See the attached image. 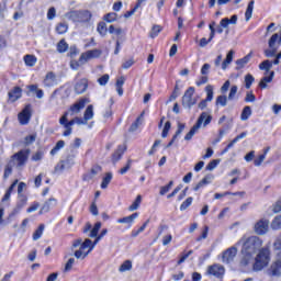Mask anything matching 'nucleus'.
<instances>
[{
    "label": "nucleus",
    "instance_id": "nucleus-64",
    "mask_svg": "<svg viewBox=\"0 0 281 281\" xmlns=\"http://www.w3.org/2000/svg\"><path fill=\"white\" fill-rule=\"evenodd\" d=\"M31 159L32 161H41L43 159V151H36Z\"/></svg>",
    "mask_w": 281,
    "mask_h": 281
},
{
    "label": "nucleus",
    "instance_id": "nucleus-53",
    "mask_svg": "<svg viewBox=\"0 0 281 281\" xmlns=\"http://www.w3.org/2000/svg\"><path fill=\"white\" fill-rule=\"evenodd\" d=\"M170 128H171L170 121H167L165 123V127L162 130L161 137H164V138L168 137V133H170Z\"/></svg>",
    "mask_w": 281,
    "mask_h": 281
},
{
    "label": "nucleus",
    "instance_id": "nucleus-39",
    "mask_svg": "<svg viewBox=\"0 0 281 281\" xmlns=\"http://www.w3.org/2000/svg\"><path fill=\"white\" fill-rule=\"evenodd\" d=\"M67 49H69V45L67 42H65V40H60L57 44V52H59V54H65Z\"/></svg>",
    "mask_w": 281,
    "mask_h": 281
},
{
    "label": "nucleus",
    "instance_id": "nucleus-59",
    "mask_svg": "<svg viewBox=\"0 0 281 281\" xmlns=\"http://www.w3.org/2000/svg\"><path fill=\"white\" fill-rule=\"evenodd\" d=\"M177 98H179V86L175 87L172 94L169 97V102H173Z\"/></svg>",
    "mask_w": 281,
    "mask_h": 281
},
{
    "label": "nucleus",
    "instance_id": "nucleus-19",
    "mask_svg": "<svg viewBox=\"0 0 281 281\" xmlns=\"http://www.w3.org/2000/svg\"><path fill=\"white\" fill-rule=\"evenodd\" d=\"M56 205H58V201L54 198H50L48 201H46L41 210H40V214H45L47 212H49V210H53V207H56Z\"/></svg>",
    "mask_w": 281,
    "mask_h": 281
},
{
    "label": "nucleus",
    "instance_id": "nucleus-33",
    "mask_svg": "<svg viewBox=\"0 0 281 281\" xmlns=\"http://www.w3.org/2000/svg\"><path fill=\"white\" fill-rule=\"evenodd\" d=\"M113 179V173L108 172L105 173V177L103 178L101 182L102 190H106L109 188V183H111V180Z\"/></svg>",
    "mask_w": 281,
    "mask_h": 281
},
{
    "label": "nucleus",
    "instance_id": "nucleus-30",
    "mask_svg": "<svg viewBox=\"0 0 281 281\" xmlns=\"http://www.w3.org/2000/svg\"><path fill=\"white\" fill-rule=\"evenodd\" d=\"M272 67H273V63H271L269 59L263 60L259 65V69L261 71H266V74H269V71H271Z\"/></svg>",
    "mask_w": 281,
    "mask_h": 281
},
{
    "label": "nucleus",
    "instance_id": "nucleus-46",
    "mask_svg": "<svg viewBox=\"0 0 281 281\" xmlns=\"http://www.w3.org/2000/svg\"><path fill=\"white\" fill-rule=\"evenodd\" d=\"M87 53L90 60H92V58H100V56H102V50L100 49H92V50H88Z\"/></svg>",
    "mask_w": 281,
    "mask_h": 281
},
{
    "label": "nucleus",
    "instance_id": "nucleus-52",
    "mask_svg": "<svg viewBox=\"0 0 281 281\" xmlns=\"http://www.w3.org/2000/svg\"><path fill=\"white\" fill-rule=\"evenodd\" d=\"M237 93H238V86H232L228 93V100H234Z\"/></svg>",
    "mask_w": 281,
    "mask_h": 281
},
{
    "label": "nucleus",
    "instance_id": "nucleus-51",
    "mask_svg": "<svg viewBox=\"0 0 281 281\" xmlns=\"http://www.w3.org/2000/svg\"><path fill=\"white\" fill-rule=\"evenodd\" d=\"M192 198H188L184 202H182V204L180 205V211L184 212V210L189 209L190 205H192Z\"/></svg>",
    "mask_w": 281,
    "mask_h": 281
},
{
    "label": "nucleus",
    "instance_id": "nucleus-31",
    "mask_svg": "<svg viewBox=\"0 0 281 281\" xmlns=\"http://www.w3.org/2000/svg\"><path fill=\"white\" fill-rule=\"evenodd\" d=\"M133 269V261L132 260H125L119 268V271L121 273H124L126 271H131Z\"/></svg>",
    "mask_w": 281,
    "mask_h": 281
},
{
    "label": "nucleus",
    "instance_id": "nucleus-63",
    "mask_svg": "<svg viewBox=\"0 0 281 281\" xmlns=\"http://www.w3.org/2000/svg\"><path fill=\"white\" fill-rule=\"evenodd\" d=\"M98 82L101 87H104L106 82H109V75H103L101 78L98 79Z\"/></svg>",
    "mask_w": 281,
    "mask_h": 281
},
{
    "label": "nucleus",
    "instance_id": "nucleus-9",
    "mask_svg": "<svg viewBox=\"0 0 281 281\" xmlns=\"http://www.w3.org/2000/svg\"><path fill=\"white\" fill-rule=\"evenodd\" d=\"M194 87H189L184 94L182 95V106L183 109H192L196 102H199V99L194 97Z\"/></svg>",
    "mask_w": 281,
    "mask_h": 281
},
{
    "label": "nucleus",
    "instance_id": "nucleus-24",
    "mask_svg": "<svg viewBox=\"0 0 281 281\" xmlns=\"http://www.w3.org/2000/svg\"><path fill=\"white\" fill-rule=\"evenodd\" d=\"M250 60H251V54H248L245 57L237 59L235 61L236 70L238 71V70L245 68V65H247Z\"/></svg>",
    "mask_w": 281,
    "mask_h": 281
},
{
    "label": "nucleus",
    "instance_id": "nucleus-34",
    "mask_svg": "<svg viewBox=\"0 0 281 281\" xmlns=\"http://www.w3.org/2000/svg\"><path fill=\"white\" fill-rule=\"evenodd\" d=\"M139 205H142V195H137L135 201L128 206L130 212H135V210H139Z\"/></svg>",
    "mask_w": 281,
    "mask_h": 281
},
{
    "label": "nucleus",
    "instance_id": "nucleus-47",
    "mask_svg": "<svg viewBox=\"0 0 281 281\" xmlns=\"http://www.w3.org/2000/svg\"><path fill=\"white\" fill-rule=\"evenodd\" d=\"M36 142V134H31L29 136H25L24 138V145L31 146V144H34Z\"/></svg>",
    "mask_w": 281,
    "mask_h": 281
},
{
    "label": "nucleus",
    "instance_id": "nucleus-26",
    "mask_svg": "<svg viewBox=\"0 0 281 281\" xmlns=\"http://www.w3.org/2000/svg\"><path fill=\"white\" fill-rule=\"evenodd\" d=\"M255 1L251 0L248 5H247V9H246V12H245V20L248 22V21H251V16H254V5H255Z\"/></svg>",
    "mask_w": 281,
    "mask_h": 281
},
{
    "label": "nucleus",
    "instance_id": "nucleus-13",
    "mask_svg": "<svg viewBox=\"0 0 281 281\" xmlns=\"http://www.w3.org/2000/svg\"><path fill=\"white\" fill-rule=\"evenodd\" d=\"M255 233L258 234V236H265V234H267V232H269V220H259L256 224H255Z\"/></svg>",
    "mask_w": 281,
    "mask_h": 281
},
{
    "label": "nucleus",
    "instance_id": "nucleus-27",
    "mask_svg": "<svg viewBox=\"0 0 281 281\" xmlns=\"http://www.w3.org/2000/svg\"><path fill=\"white\" fill-rule=\"evenodd\" d=\"M234 50H229L226 55V58L224 59V61L222 63V69L223 71H225V69H227L228 65H232V60H234Z\"/></svg>",
    "mask_w": 281,
    "mask_h": 281
},
{
    "label": "nucleus",
    "instance_id": "nucleus-25",
    "mask_svg": "<svg viewBox=\"0 0 281 281\" xmlns=\"http://www.w3.org/2000/svg\"><path fill=\"white\" fill-rule=\"evenodd\" d=\"M125 150H126V146H119L117 150L112 156V161H114V164H116V161H120Z\"/></svg>",
    "mask_w": 281,
    "mask_h": 281
},
{
    "label": "nucleus",
    "instance_id": "nucleus-61",
    "mask_svg": "<svg viewBox=\"0 0 281 281\" xmlns=\"http://www.w3.org/2000/svg\"><path fill=\"white\" fill-rule=\"evenodd\" d=\"M265 159H267L265 157V155H260L259 157H257L255 160H254V165L257 166V167H260L262 166V162L265 161Z\"/></svg>",
    "mask_w": 281,
    "mask_h": 281
},
{
    "label": "nucleus",
    "instance_id": "nucleus-2",
    "mask_svg": "<svg viewBox=\"0 0 281 281\" xmlns=\"http://www.w3.org/2000/svg\"><path fill=\"white\" fill-rule=\"evenodd\" d=\"M30 149H21L11 156L9 162L4 167V179H8L14 169L21 171L23 168H25L27 159H30Z\"/></svg>",
    "mask_w": 281,
    "mask_h": 281
},
{
    "label": "nucleus",
    "instance_id": "nucleus-62",
    "mask_svg": "<svg viewBox=\"0 0 281 281\" xmlns=\"http://www.w3.org/2000/svg\"><path fill=\"white\" fill-rule=\"evenodd\" d=\"M245 102H256V95L254 92L250 91L246 93Z\"/></svg>",
    "mask_w": 281,
    "mask_h": 281
},
{
    "label": "nucleus",
    "instance_id": "nucleus-7",
    "mask_svg": "<svg viewBox=\"0 0 281 281\" xmlns=\"http://www.w3.org/2000/svg\"><path fill=\"white\" fill-rule=\"evenodd\" d=\"M87 102H89V100L80 99L75 104H72L69 108V110L66 111L64 113V115L59 119V124H63V123L67 122L69 116L74 117V115H78V113H80V111H82V109H85V106H87Z\"/></svg>",
    "mask_w": 281,
    "mask_h": 281
},
{
    "label": "nucleus",
    "instance_id": "nucleus-50",
    "mask_svg": "<svg viewBox=\"0 0 281 281\" xmlns=\"http://www.w3.org/2000/svg\"><path fill=\"white\" fill-rule=\"evenodd\" d=\"M91 60V57H89V53H82L81 56L79 57V63L80 65H87Z\"/></svg>",
    "mask_w": 281,
    "mask_h": 281
},
{
    "label": "nucleus",
    "instance_id": "nucleus-23",
    "mask_svg": "<svg viewBox=\"0 0 281 281\" xmlns=\"http://www.w3.org/2000/svg\"><path fill=\"white\" fill-rule=\"evenodd\" d=\"M87 87H89V85L87 83V79H81L75 85V91L80 95L85 93V91H87Z\"/></svg>",
    "mask_w": 281,
    "mask_h": 281
},
{
    "label": "nucleus",
    "instance_id": "nucleus-1",
    "mask_svg": "<svg viewBox=\"0 0 281 281\" xmlns=\"http://www.w3.org/2000/svg\"><path fill=\"white\" fill-rule=\"evenodd\" d=\"M237 245H241L240 267L247 269L254 265V256L262 249V239L258 236H244Z\"/></svg>",
    "mask_w": 281,
    "mask_h": 281
},
{
    "label": "nucleus",
    "instance_id": "nucleus-20",
    "mask_svg": "<svg viewBox=\"0 0 281 281\" xmlns=\"http://www.w3.org/2000/svg\"><path fill=\"white\" fill-rule=\"evenodd\" d=\"M138 216H139V213H133L132 215L119 218L116 223L125 224V225H128V227H131V225L135 223V218H137Z\"/></svg>",
    "mask_w": 281,
    "mask_h": 281
},
{
    "label": "nucleus",
    "instance_id": "nucleus-32",
    "mask_svg": "<svg viewBox=\"0 0 281 281\" xmlns=\"http://www.w3.org/2000/svg\"><path fill=\"white\" fill-rule=\"evenodd\" d=\"M251 117V106L247 105L244 108L241 115H240V121L241 122H247Z\"/></svg>",
    "mask_w": 281,
    "mask_h": 281
},
{
    "label": "nucleus",
    "instance_id": "nucleus-14",
    "mask_svg": "<svg viewBox=\"0 0 281 281\" xmlns=\"http://www.w3.org/2000/svg\"><path fill=\"white\" fill-rule=\"evenodd\" d=\"M268 276H271L273 278H280L281 276V259H276L272 261L270 267L267 270Z\"/></svg>",
    "mask_w": 281,
    "mask_h": 281
},
{
    "label": "nucleus",
    "instance_id": "nucleus-10",
    "mask_svg": "<svg viewBox=\"0 0 281 281\" xmlns=\"http://www.w3.org/2000/svg\"><path fill=\"white\" fill-rule=\"evenodd\" d=\"M76 155H69L65 160H60L55 166V172H63L64 170H69L76 164Z\"/></svg>",
    "mask_w": 281,
    "mask_h": 281
},
{
    "label": "nucleus",
    "instance_id": "nucleus-11",
    "mask_svg": "<svg viewBox=\"0 0 281 281\" xmlns=\"http://www.w3.org/2000/svg\"><path fill=\"white\" fill-rule=\"evenodd\" d=\"M18 120L22 126H25V124H30V120H32L31 104L25 105V108L19 113Z\"/></svg>",
    "mask_w": 281,
    "mask_h": 281
},
{
    "label": "nucleus",
    "instance_id": "nucleus-36",
    "mask_svg": "<svg viewBox=\"0 0 281 281\" xmlns=\"http://www.w3.org/2000/svg\"><path fill=\"white\" fill-rule=\"evenodd\" d=\"M83 119L86 122H89V120H93V105H88L85 113Z\"/></svg>",
    "mask_w": 281,
    "mask_h": 281
},
{
    "label": "nucleus",
    "instance_id": "nucleus-4",
    "mask_svg": "<svg viewBox=\"0 0 281 281\" xmlns=\"http://www.w3.org/2000/svg\"><path fill=\"white\" fill-rule=\"evenodd\" d=\"M71 249H76L74 256L77 258V260H85V258L89 256V252L95 249V244H93V241L89 238L85 239V241H82V239H76L72 241Z\"/></svg>",
    "mask_w": 281,
    "mask_h": 281
},
{
    "label": "nucleus",
    "instance_id": "nucleus-55",
    "mask_svg": "<svg viewBox=\"0 0 281 281\" xmlns=\"http://www.w3.org/2000/svg\"><path fill=\"white\" fill-rule=\"evenodd\" d=\"M100 172H102V167L94 166L90 171V179H93L95 175H100Z\"/></svg>",
    "mask_w": 281,
    "mask_h": 281
},
{
    "label": "nucleus",
    "instance_id": "nucleus-15",
    "mask_svg": "<svg viewBox=\"0 0 281 281\" xmlns=\"http://www.w3.org/2000/svg\"><path fill=\"white\" fill-rule=\"evenodd\" d=\"M238 254V249L236 247H231L227 250L223 252L222 261L226 265H229V262H233Z\"/></svg>",
    "mask_w": 281,
    "mask_h": 281
},
{
    "label": "nucleus",
    "instance_id": "nucleus-42",
    "mask_svg": "<svg viewBox=\"0 0 281 281\" xmlns=\"http://www.w3.org/2000/svg\"><path fill=\"white\" fill-rule=\"evenodd\" d=\"M69 30V25L67 23H59L56 26V32L58 34H66V32Z\"/></svg>",
    "mask_w": 281,
    "mask_h": 281
},
{
    "label": "nucleus",
    "instance_id": "nucleus-43",
    "mask_svg": "<svg viewBox=\"0 0 281 281\" xmlns=\"http://www.w3.org/2000/svg\"><path fill=\"white\" fill-rule=\"evenodd\" d=\"M65 148V140H58L55 147L50 150V155H57L58 150Z\"/></svg>",
    "mask_w": 281,
    "mask_h": 281
},
{
    "label": "nucleus",
    "instance_id": "nucleus-54",
    "mask_svg": "<svg viewBox=\"0 0 281 281\" xmlns=\"http://www.w3.org/2000/svg\"><path fill=\"white\" fill-rule=\"evenodd\" d=\"M218 164H221V160L218 159H214L210 161L206 166V170H210V171L214 170L218 166Z\"/></svg>",
    "mask_w": 281,
    "mask_h": 281
},
{
    "label": "nucleus",
    "instance_id": "nucleus-5",
    "mask_svg": "<svg viewBox=\"0 0 281 281\" xmlns=\"http://www.w3.org/2000/svg\"><path fill=\"white\" fill-rule=\"evenodd\" d=\"M212 122V115H210L207 112H202L196 121V123L191 127L190 132L184 136L186 142H190L196 133H199V128L203 126H207Z\"/></svg>",
    "mask_w": 281,
    "mask_h": 281
},
{
    "label": "nucleus",
    "instance_id": "nucleus-41",
    "mask_svg": "<svg viewBox=\"0 0 281 281\" xmlns=\"http://www.w3.org/2000/svg\"><path fill=\"white\" fill-rule=\"evenodd\" d=\"M43 232H45V225L41 224L33 234V240H38L43 236Z\"/></svg>",
    "mask_w": 281,
    "mask_h": 281
},
{
    "label": "nucleus",
    "instance_id": "nucleus-40",
    "mask_svg": "<svg viewBox=\"0 0 281 281\" xmlns=\"http://www.w3.org/2000/svg\"><path fill=\"white\" fill-rule=\"evenodd\" d=\"M216 106H227V95H218L215 100Z\"/></svg>",
    "mask_w": 281,
    "mask_h": 281
},
{
    "label": "nucleus",
    "instance_id": "nucleus-21",
    "mask_svg": "<svg viewBox=\"0 0 281 281\" xmlns=\"http://www.w3.org/2000/svg\"><path fill=\"white\" fill-rule=\"evenodd\" d=\"M27 205V198L25 194H20L18 196V203H16V206L14 209V213L15 214H19V211L20 210H23V207H25Z\"/></svg>",
    "mask_w": 281,
    "mask_h": 281
},
{
    "label": "nucleus",
    "instance_id": "nucleus-48",
    "mask_svg": "<svg viewBox=\"0 0 281 281\" xmlns=\"http://www.w3.org/2000/svg\"><path fill=\"white\" fill-rule=\"evenodd\" d=\"M104 21L106 23H114V21H117V13H108L104 15Z\"/></svg>",
    "mask_w": 281,
    "mask_h": 281
},
{
    "label": "nucleus",
    "instance_id": "nucleus-38",
    "mask_svg": "<svg viewBox=\"0 0 281 281\" xmlns=\"http://www.w3.org/2000/svg\"><path fill=\"white\" fill-rule=\"evenodd\" d=\"M102 227V223L97 222L93 226V228L90 231L89 237L90 238H95L98 236V232H100Z\"/></svg>",
    "mask_w": 281,
    "mask_h": 281
},
{
    "label": "nucleus",
    "instance_id": "nucleus-16",
    "mask_svg": "<svg viewBox=\"0 0 281 281\" xmlns=\"http://www.w3.org/2000/svg\"><path fill=\"white\" fill-rule=\"evenodd\" d=\"M207 273L215 278H223L225 276V268L221 265H213L207 268Z\"/></svg>",
    "mask_w": 281,
    "mask_h": 281
},
{
    "label": "nucleus",
    "instance_id": "nucleus-17",
    "mask_svg": "<svg viewBox=\"0 0 281 281\" xmlns=\"http://www.w3.org/2000/svg\"><path fill=\"white\" fill-rule=\"evenodd\" d=\"M8 95L9 102L14 103L23 97V89L21 87H14L8 92Z\"/></svg>",
    "mask_w": 281,
    "mask_h": 281
},
{
    "label": "nucleus",
    "instance_id": "nucleus-37",
    "mask_svg": "<svg viewBox=\"0 0 281 281\" xmlns=\"http://www.w3.org/2000/svg\"><path fill=\"white\" fill-rule=\"evenodd\" d=\"M97 32L100 34V36H105L109 32V29H106V23L100 22L97 26Z\"/></svg>",
    "mask_w": 281,
    "mask_h": 281
},
{
    "label": "nucleus",
    "instance_id": "nucleus-29",
    "mask_svg": "<svg viewBox=\"0 0 281 281\" xmlns=\"http://www.w3.org/2000/svg\"><path fill=\"white\" fill-rule=\"evenodd\" d=\"M26 67H34L36 63H38V59L34 55H25L23 58Z\"/></svg>",
    "mask_w": 281,
    "mask_h": 281
},
{
    "label": "nucleus",
    "instance_id": "nucleus-12",
    "mask_svg": "<svg viewBox=\"0 0 281 281\" xmlns=\"http://www.w3.org/2000/svg\"><path fill=\"white\" fill-rule=\"evenodd\" d=\"M205 93L206 98L200 101L198 104V109H200L201 111L207 109V102H212L214 100V87L212 85L206 86Z\"/></svg>",
    "mask_w": 281,
    "mask_h": 281
},
{
    "label": "nucleus",
    "instance_id": "nucleus-60",
    "mask_svg": "<svg viewBox=\"0 0 281 281\" xmlns=\"http://www.w3.org/2000/svg\"><path fill=\"white\" fill-rule=\"evenodd\" d=\"M109 33L116 34V36H120V34H122V29L121 27L115 29V26L110 25Z\"/></svg>",
    "mask_w": 281,
    "mask_h": 281
},
{
    "label": "nucleus",
    "instance_id": "nucleus-58",
    "mask_svg": "<svg viewBox=\"0 0 281 281\" xmlns=\"http://www.w3.org/2000/svg\"><path fill=\"white\" fill-rule=\"evenodd\" d=\"M209 232H210V227L204 226V229H203V232H202V235L196 238L198 243H200V240H205V238H207Z\"/></svg>",
    "mask_w": 281,
    "mask_h": 281
},
{
    "label": "nucleus",
    "instance_id": "nucleus-18",
    "mask_svg": "<svg viewBox=\"0 0 281 281\" xmlns=\"http://www.w3.org/2000/svg\"><path fill=\"white\" fill-rule=\"evenodd\" d=\"M43 85L44 87H56V85H58L56 74H54L53 71L47 72L44 78Z\"/></svg>",
    "mask_w": 281,
    "mask_h": 281
},
{
    "label": "nucleus",
    "instance_id": "nucleus-45",
    "mask_svg": "<svg viewBox=\"0 0 281 281\" xmlns=\"http://www.w3.org/2000/svg\"><path fill=\"white\" fill-rule=\"evenodd\" d=\"M74 265H76V259L69 258L65 265L64 273L71 271V269H74Z\"/></svg>",
    "mask_w": 281,
    "mask_h": 281
},
{
    "label": "nucleus",
    "instance_id": "nucleus-35",
    "mask_svg": "<svg viewBox=\"0 0 281 281\" xmlns=\"http://www.w3.org/2000/svg\"><path fill=\"white\" fill-rule=\"evenodd\" d=\"M271 229L278 231L281 229V215H277L271 224H270Z\"/></svg>",
    "mask_w": 281,
    "mask_h": 281
},
{
    "label": "nucleus",
    "instance_id": "nucleus-3",
    "mask_svg": "<svg viewBox=\"0 0 281 281\" xmlns=\"http://www.w3.org/2000/svg\"><path fill=\"white\" fill-rule=\"evenodd\" d=\"M269 262H271V248L269 246H265L258 250L256 257H254L252 263L250 267L252 271H262L266 267H269Z\"/></svg>",
    "mask_w": 281,
    "mask_h": 281
},
{
    "label": "nucleus",
    "instance_id": "nucleus-28",
    "mask_svg": "<svg viewBox=\"0 0 281 281\" xmlns=\"http://www.w3.org/2000/svg\"><path fill=\"white\" fill-rule=\"evenodd\" d=\"M212 179H214V176L210 175L204 177L195 187L194 191H199L200 188H203V186H207V183H212Z\"/></svg>",
    "mask_w": 281,
    "mask_h": 281
},
{
    "label": "nucleus",
    "instance_id": "nucleus-44",
    "mask_svg": "<svg viewBox=\"0 0 281 281\" xmlns=\"http://www.w3.org/2000/svg\"><path fill=\"white\" fill-rule=\"evenodd\" d=\"M106 234H109V231L106 228H103L100 235L95 236V239L94 241H92V245H94L95 247V245H98L100 240H102L106 236Z\"/></svg>",
    "mask_w": 281,
    "mask_h": 281
},
{
    "label": "nucleus",
    "instance_id": "nucleus-56",
    "mask_svg": "<svg viewBox=\"0 0 281 281\" xmlns=\"http://www.w3.org/2000/svg\"><path fill=\"white\" fill-rule=\"evenodd\" d=\"M47 19L48 21H54L56 19V8H49L47 12Z\"/></svg>",
    "mask_w": 281,
    "mask_h": 281
},
{
    "label": "nucleus",
    "instance_id": "nucleus-6",
    "mask_svg": "<svg viewBox=\"0 0 281 281\" xmlns=\"http://www.w3.org/2000/svg\"><path fill=\"white\" fill-rule=\"evenodd\" d=\"M65 16L72 23H89L91 21V12L88 10H72L67 12Z\"/></svg>",
    "mask_w": 281,
    "mask_h": 281
},
{
    "label": "nucleus",
    "instance_id": "nucleus-22",
    "mask_svg": "<svg viewBox=\"0 0 281 281\" xmlns=\"http://www.w3.org/2000/svg\"><path fill=\"white\" fill-rule=\"evenodd\" d=\"M274 76H276L274 71L266 72L265 77L259 82L260 89H267V83L271 82Z\"/></svg>",
    "mask_w": 281,
    "mask_h": 281
},
{
    "label": "nucleus",
    "instance_id": "nucleus-8",
    "mask_svg": "<svg viewBox=\"0 0 281 281\" xmlns=\"http://www.w3.org/2000/svg\"><path fill=\"white\" fill-rule=\"evenodd\" d=\"M60 126H63L65 128L63 135L64 137H69V135H71V133H74V124H78V126H82L85 124H87V121L85 119L81 117H75L72 120L69 121V119H66V121H64V123H59Z\"/></svg>",
    "mask_w": 281,
    "mask_h": 281
},
{
    "label": "nucleus",
    "instance_id": "nucleus-49",
    "mask_svg": "<svg viewBox=\"0 0 281 281\" xmlns=\"http://www.w3.org/2000/svg\"><path fill=\"white\" fill-rule=\"evenodd\" d=\"M254 76H251V75H246V77H245V87H246V89H251V85H254Z\"/></svg>",
    "mask_w": 281,
    "mask_h": 281
},
{
    "label": "nucleus",
    "instance_id": "nucleus-57",
    "mask_svg": "<svg viewBox=\"0 0 281 281\" xmlns=\"http://www.w3.org/2000/svg\"><path fill=\"white\" fill-rule=\"evenodd\" d=\"M159 32H161V26L155 25V26L151 29L150 37H151V38H155L156 36L159 35Z\"/></svg>",
    "mask_w": 281,
    "mask_h": 281
}]
</instances>
